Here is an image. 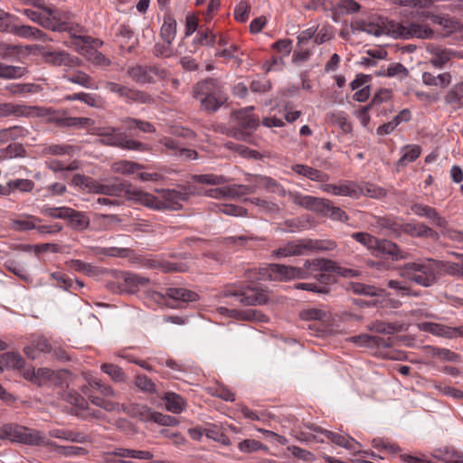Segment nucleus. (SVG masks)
<instances>
[{
    "mask_svg": "<svg viewBox=\"0 0 463 463\" xmlns=\"http://www.w3.org/2000/svg\"><path fill=\"white\" fill-rule=\"evenodd\" d=\"M95 134L100 137L99 142L104 146L119 147L124 150L148 152L151 146L135 139L128 138L120 128L105 126L95 128Z\"/></svg>",
    "mask_w": 463,
    "mask_h": 463,
    "instance_id": "2",
    "label": "nucleus"
},
{
    "mask_svg": "<svg viewBox=\"0 0 463 463\" xmlns=\"http://www.w3.org/2000/svg\"><path fill=\"white\" fill-rule=\"evenodd\" d=\"M23 104H14L11 102L0 103V118H6L9 116L21 117L24 114Z\"/></svg>",
    "mask_w": 463,
    "mask_h": 463,
    "instance_id": "51",
    "label": "nucleus"
},
{
    "mask_svg": "<svg viewBox=\"0 0 463 463\" xmlns=\"http://www.w3.org/2000/svg\"><path fill=\"white\" fill-rule=\"evenodd\" d=\"M60 395L63 401L73 406H76L80 410H87L89 407L86 399L73 389L67 388L66 390L62 391Z\"/></svg>",
    "mask_w": 463,
    "mask_h": 463,
    "instance_id": "33",
    "label": "nucleus"
},
{
    "mask_svg": "<svg viewBox=\"0 0 463 463\" xmlns=\"http://www.w3.org/2000/svg\"><path fill=\"white\" fill-rule=\"evenodd\" d=\"M303 240L298 241H289L283 247L272 251V256L276 258H286L291 256H299L304 253L306 249L302 247Z\"/></svg>",
    "mask_w": 463,
    "mask_h": 463,
    "instance_id": "28",
    "label": "nucleus"
},
{
    "mask_svg": "<svg viewBox=\"0 0 463 463\" xmlns=\"http://www.w3.org/2000/svg\"><path fill=\"white\" fill-rule=\"evenodd\" d=\"M27 130L21 126H14L8 128L0 129V143L5 144L11 140H16L25 137Z\"/></svg>",
    "mask_w": 463,
    "mask_h": 463,
    "instance_id": "37",
    "label": "nucleus"
},
{
    "mask_svg": "<svg viewBox=\"0 0 463 463\" xmlns=\"http://www.w3.org/2000/svg\"><path fill=\"white\" fill-rule=\"evenodd\" d=\"M326 206H325V209L321 211V213L336 221L347 222L349 220L347 214L341 208L331 205L330 201L326 200Z\"/></svg>",
    "mask_w": 463,
    "mask_h": 463,
    "instance_id": "57",
    "label": "nucleus"
},
{
    "mask_svg": "<svg viewBox=\"0 0 463 463\" xmlns=\"http://www.w3.org/2000/svg\"><path fill=\"white\" fill-rule=\"evenodd\" d=\"M217 34L211 30H200L195 36L194 42L204 46H213L216 43Z\"/></svg>",
    "mask_w": 463,
    "mask_h": 463,
    "instance_id": "62",
    "label": "nucleus"
},
{
    "mask_svg": "<svg viewBox=\"0 0 463 463\" xmlns=\"http://www.w3.org/2000/svg\"><path fill=\"white\" fill-rule=\"evenodd\" d=\"M159 300L165 298L178 303L195 302L199 299V295L190 289L184 288H167L165 293H156Z\"/></svg>",
    "mask_w": 463,
    "mask_h": 463,
    "instance_id": "16",
    "label": "nucleus"
},
{
    "mask_svg": "<svg viewBox=\"0 0 463 463\" xmlns=\"http://www.w3.org/2000/svg\"><path fill=\"white\" fill-rule=\"evenodd\" d=\"M195 99L225 95L223 86L217 79L208 78L198 81L193 90Z\"/></svg>",
    "mask_w": 463,
    "mask_h": 463,
    "instance_id": "13",
    "label": "nucleus"
},
{
    "mask_svg": "<svg viewBox=\"0 0 463 463\" xmlns=\"http://www.w3.org/2000/svg\"><path fill=\"white\" fill-rule=\"evenodd\" d=\"M12 33L23 38H37L42 31L30 25H13Z\"/></svg>",
    "mask_w": 463,
    "mask_h": 463,
    "instance_id": "54",
    "label": "nucleus"
},
{
    "mask_svg": "<svg viewBox=\"0 0 463 463\" xmlns=\"http://www.w3.org/2000/svg\"><path fill=\"white\" fill-rule=\"evenodd\" d=\"M81 54L85 55L96 66L108 67L111 63L109 58L95 49H86V52Z\"/></svg>",
    "mask_w": 463,
    "mask_h": 463,
    "instance_id": "49",
    "label": "nucleus"
},
{
    "mask_svg": "<svg viewBox=\"0 0 463 463\" xmlns=\"http://www.w3.org/2000/svg\"><path fill=\"white\" fill-rule=\"evenodd\" d=\"M334 7L342 14H354L361 9V5L354 0H335Z\"/></svg>",
    "mask_w": 463,
    "mask_h": 463,
    "instance_id": "50",
    "label": "nucleus"
},
{
    "mask_svg": "<svg viewBox=\"0 0 463 463\" xmlns=\"http://www.w3.org/2000/svg\"><path fill=\"white\" fill-rule=\"evenodd\" d=\"M68 81L85 87L87 89H95L98 87L94 86L92 78L81 71H77L71 75L64 76Z\"/></svg>",
    "mask_w": 463,
    "mask_h": 463,
    "instance_id": "38",
    "label": "nucleus"
},
{
    "mask_svg": "<svg viewBox=\"0 0 463 463\" xmlns=\"http://www.w3.org/2000/svg\"><path fill=\"white\" fill-rule=\"evenodd\" d=\"M46 62L54 66H69L73 67L80 64L78 58L71 57L64 51L45 52L43 54Z\"/></svg>",
    "mask_w": 463,
    "mask_h": 463,
    "instance_id": "21",
    "label": "nucleus"
},
{
    "mask_svg": "<svg viewBox=\"0 0 463 463\" xmlns=\"http://www.w3.org/2000/svg\"><path fill=\"white\" fill-rule=\"evenodd\" d=\"M67 221L68 226L73 230L82 231L88 228L90 224L89 218L81 212L76 211L72 208H68Z\"/></svg>",
    "mask_w": 463,
    "mask_h": 463,
    "instance_id": "29",
    "label": "nucleus"
},
{
    "mask_svg": "<svg viewBox=\"0 0 463 463\" xmlns=\"http://www.w3.org/2000/svg\"><path fill=\"white\" fill-rule=\"evenodd\" d=\"M292 202L297 205L316 212H321L325 209V206H326V199H320L311 195H302L300 194H293Z\"/></svg>",
    "mask_w": 463,
    "mask_h": 463,
    "instance_id": "23",
    "label": "nucleus"
},
{
    "mask_svg": "<svg viewBox=\"0 0 463 463\" xmlns=\"http://www.w3.org/2000/svg\"><path fill=\"white\" fill-rule=\"evenodd\" d=\"M0 439L33 446L46 443L45 437L41 431L13 424H5L0 428Z\"/></svg>",
    "mask_w": 463,
    "mask_h": 463,
    "instance_id": "4",
    "label": "nucleus"
},
{
    "mask_svg": "<svg viewBox=\"0 0 463 463\" xmlns=\"http://www.w3.org/2000/svg\"><path fill=\"white\" fill-rule=\"evenodd\" d=\"M28 72L25 67L7 65L0 62V79L14 80L24 76Z\"/></svg>",
    "mask_w": 463,
    "mask_h": 463,
    "instance_id": "35",
    "label": "nucleus"
},
{
    "mask_svg": "<svg viewBox=\"0 0 463 463\" xmlns=\"http://www.w3.org/2000/svg\"><path fill=\"white\" fill-rule=\"evenodd\" d=\"M46 443L42 444L43 446H51L54 448V451H56L58 454L63 455V456H74V455H82L86 453V449L81 447L77 446H59L56 445L54 442H50L45 438Z\"/></svg>",
    "mask_w": 463,
    "mask_h": 463,
    "instance_id": "45",
    "label": "nucleus"
},
{
    "mask_svg": "<svg viewBox=\"0 0 463 463\" xmlns=\"http://www.w3.org/2000/svg\"><path fill=\"white\" fill-rule=\"evenodd\" d=\"M34 186V183L30 179L18 178L9 181L11 194L15 190L22 193H30L33 190Z\"/></svg>",
    "mask_w": 463,
    "mask_h": 463,
    "instance_id": "52",
    "label": "nucleus"
},
{
    "mask_svg": "<svg viewBox=\"0 0 463 463\" xmlns=\"http://www.w3.org/2000/svg\"><path fill=\"white\" fill-rule=\"evenodd\" d=\"M187 200L185 194L176 190H163L162 200L164 211H178L182 209V202Z\"/></svg>",
    "mask_w": 463,
    "mask_h": 463,
    "instance_id": "20",
    "label": "nucleus"
},
{
    "mask_svg": "<svg viewBox=\"0 0 463 463\" xmlns=\"http://www.w3.org/2000/svg\"><path fill=\"white\" fill-rule=\"evenodd\" d=\"M374 251L387 256L392 261L407 260L410 257L408 251L401 249L395 242L386 239H377L373 249Z\"/></svg>",
    "mask_w": 463,
    "mask_h": 463,
    "instance_id": "11",
    "label": "nucleus"
},
{
    "mask_svg": "<svg viewBox=\"0 0 463 463\" xmlns=\"http://www.w3.org/2000/svg\"><path fill=\"white\" fill-rule=\"evenodd\" d=\"M73 147L69 145H50L43 149V155L62 156L70 155Z\"/></svg>",
    "mask_w": 463,
    "mask_h": 463,
    "instance_id": "63",
    "label": "nucleus"
},
{
    "mask_svg": "<svg viewBox=\"0 0 463 463\" xmlns=\"http://www.w3.org/2000/svg\"><path fill=\"white\" fill-rule=\"evenodd\" d=\"M129 195H132L135 201L138 202L139 203L147 208L156 211H164V206L163 203H161V200L149 193L138 190H131Z\"/></svg>",
    "mask_w": 463,
    "mask_h": 463,
    "instance_id": "26",
    "label": "nucleus"
},
{
    "mask_svg": "<svg viewBox=\"0 0 463 463\" xmlns=\"http://www.w3.org/2000/svg\"><path fill=\"white\" fill-rule=\"evenodd\" d=\"M167 411L178 414L183 411L185 406L184 400L175 392H166L163 397Z\"/></svg>",
    "mask_w": 463,
    "mask_h": 463,
    "instance_id": "34",
    "label": "nucleus"
},
{
    "mask_svg": "<svg viewBox=\"0 0 463 463\" xmlns=\"http://www.w3.org/2000/svg\"><path fill=\"white\" fill-rule=\"evenodd\" d=\"M1 361L6 369H21L24 360L19 353L7 352L1 354Z\"/></svg>",
    "mask_w": 463,
    "mask_h": 463,
    "instance_id": "39",
    "label": "nucleus"
},
{
    "mask_svg": "<svg viewBox=\"0 0 463 463\" xmlns=\"http://www.w3.org/2000/svg\"><path fill=\"white\" fill-rule=\"evenodd\" d=\"M349 288L355 294L379 297L382 296L383 289L371 285H365L363 283L352 282L349 284Z\"/></svg>",
    "mask_w": 463,
    "mask_h": 463,
    "instance_id": "44",
    "label": "nucleus"
},
{
    "mask_svg": "<svg viewBox=\"0 0 463 463\" xmlns=\"http://www.w3.org/2000/svg\"><path fill=\"white\" fill-rule=\"evenodd\" d=\"M43 27L50 29L52 31L65 32L68 31L71 34L72 33V28L69 27L66 23L55 24L50 15H43L40 24Z\"/></svg>",
    "mask_w": 463,
    "mask_h": 463,
    "instance_id": "53",
    "label": "nucleus"
},
{
    "mask_svg": "<svg viewBox=\"0 0 463 463\" xmlns=\"http://www.w3.org/2000/svg\"><path fill=\"white\" fill-rule=\"evenodd\" d=\"M257 238L253 235L231 236L223 239V243L228 247L242 248L245 247L250 241Z\"/></svg>",
    "mask_w": 463,
    "mask_h": 463,
    "instance_id": "56",
    "label": "nucleus"
},
{
    "mask_svg": "<svg viewBox=\"0 0 463 463\" xmlns=\"http://www.w3.org/2000/svg\"><path fill=\"white\" fill-rule=\"evenodd\" d=\"M463 99V81L456 84L451 90H449L445 96V100L448 104L454 105L455 108L461 106V99Z\"/></svg>",
    "mask_w": 463,
    "mask_h": 463,
    "instance_id": "47",
    "label": "nucleus"
},
{
    "mask_svg": "<svg viewBox=\"0 0 463 463\" xmlns=\"http://www.w3.org/2000/svg\"><path fill=\"white\" fill-rule=\"evenodd\" d=\"M91 193L105 194L109 196H121L123 194H130L131 184L128 182L120 181L117 177L105 179L103 181L95 180L94 185H92Z\"/></svg>",
    "mask_w": 463,
    "mask_h": 463,
    "instance_id": "9",
    "label": "nucleus"
},
{
    "mask_svg": "<svg viewBox=\"0 0 463 463\" xmlns=\"http://www.w3.org/2000/svg\"><path fill=\"white\" fill-rule=\"evenodd\" d=\"M299 317L302 320H323L326 317V313L319 308H307L299 313Z\"/></svg>",
    "mask_w": 463,
    "mask_h": 463,
    "instance_id": "64",
    "label": "nucleus"
},
{
    "mask_svg": "<svg viewBox=\"0 0 463 463\" xmlns=\"http://www.w3.org/2000/svg\"><path fill=\"white\" fill-rule=\"evenodd\" d=\"M224 297H234L243 306H260L269 300L264 289L255 287H247L242 290L227 289L222 292Z\"/></svg>",
    "mask_w": 463,
    "mask_h": 463,
    "instance_id": "6",
    "label": "nucleus"
},
{
    "mask_svg": "<svg viewBox=\"0 0 463 463\" xmlns=\"http://www.w3.org/2000/svg\"><path fill=\"white\" fill-rule=\"evenodd\" d=\"M392 24H395V22L372 14L354 18L350 26L352 31L365 32L368 34L380 37L383 35L392 36Z\"/></svg>",
    "mask_w": 463,
    "mask_h": 463,
    "instance_id": "5",
    "label": "nucleus"
},
{
    "mask_svg": "<svg viewBox=\"0 0 463 463\" xmlns=\"http://www.w3.org/2000/svg\"><path fill=\"white\" fill-rule=\"evenodd\" d=\"M351 237L367 249L373 251L377 238L367 232H354Z\"/></svg>",
    "mask_w": 463,
    "mask_h": 463,
    "instance_id": "60",
    "label": "nucleus"
},
{
    "mask_svg": "<svg viewBox=\"0 0 463 463\" xmlns=\"http://www.w3.org/2000/svg\"><path fill=\"white\" fill-rule=\"evenodd\" d=\"M100 369L103 373L109 375L110 379L115 383H125L127 375L121 367L113 364H102Z\"/></svg>",
    "mask_w": 463,
    "mask_h": 463,
    "instance_id": "41",
    "label": "nucleus"
},
{
    "mask_svg": "<svg viewBox=\"0 0 463 463\" xmlns=\"http://www.w3.org/2000/svg\"><path fill=\"white\" fill-rule=\"evenodd\" d=\"M135 385L141 391L148 393H156V384L146 374H137L135 377Z\"/></svg>",
    "mask_w": 463,
    "mask_h": 463,
    "instance_id": "58",
    "label": "nucleus"
},
{
    "mask_svg": "<svg viewBox=\"0 0 463 463\" xmlns=\"http://www.w3.org/2000/svg\"><path fill=\"white\" fill-rule=\"evenodd\" d=\"M251 193V189L243 184L224 186V197L236 198Z\"/></svg>",
    "mask_w": 463,
    "mask_h": 463,
    "instance_id": "59",
    "label": "nucleus"
},
{
    "mask_svg": "<svg viewBox=\"0 0 463 463\" xmlns=\"http://www.w3.org/2000/svg\"><path fill=\"white\" fill-rule=\"evenodd\" d=\"M291 169L298 175L305 176L311 181L326 183L329 180V175L327 174L306 165H293Z\"/></svg>",
    "mask_w": 463,
    "mask_h": 463,
    "instance_id": "24",
    "label": "nucleus"
},
{
    "mask_svg": "<svg viewBox=\"0 0 463 463\" xmlns=\"http://www.w3.org/2000/svg\"><path fill=\"white\" fill-rule=\"evenodd\" d=\"M392 36L400 37L402 39L419 38V39H430L434 35V32L427 25L419 24L415 23L400 24L395 23L392 24Z\"/></svg>",
    "mask_w": 463,
    "mask_h": 463,
    "instance_id": "8",
    "label": "nucleus"
},
{
    "mask_svg": "<svg viewBox=\"0 0 463 463\" xmlns=\"http://www.w3.org/2000/svg\"><path fill=\"white\" fill-rule=\"evenodd\" d=\"M293 266H286L283 264H270L269 270L275 275V279L279 280L294 279Z\"/></svg>",
    "mask_w": 463,
    "mask_h": 463,
    "instance_id": "43",
    "label": "nucleus"
},
{
    "mask_svg": "<svg viewBox=\"0 0 463 463\" xmlns=\"http://www.w3.org/2000/svg\"><path fill=\"white\" fill-rule=\"evenodd\" d=\"M176 34V22L171 17L165 19L161 27L160 35L168 45L172 43Z\"/></svg>",
    "mask_w": 463,
    "mask_h": 463,
    "instance_id": "40",
    "label": "nucleus"
},
{
    "mask_svg": "<svg viewBox=\"0 0 463 463\" xmlns=\"http://www.w3.org/2000/svg\"><path fill=\"white\" fill-rule=\"evenodd\" d=\"M70 375V372L68 370H52L49 368H39V376L40 382L39 386L45 385L47 383L61 386L63 385L68 377Z\"/></svg>",
    "mask_w": 463,
    "mask_h": 463,
    "instance_id": "18",
    "label": "nucleus"
},
{
    "mask_svg": "<svg viewBox=\"0 0 463 463\" xmlns=\"http://www.w3.org/2000/svg\"><path fill=\"white\" fill-rule=\"evenodd\" d=\"M411 212L420 217H425L431 221L432 224L439 227L446 228L448 226V221L445 217L439 215L437 210L426 204L413 203L411 206Z\"/></svg>",
    "mask_w": 463,
    "mask_h": 463,
    "instance_id": "17",
    "label": "nucleus"
},
{
    "mask_svg": "<svg viewBox=\"0 0 463 463\" xmlns=\"http://www.w3.org/2000/svg\"><path fill=\"white\" fill-rule=\"evenodd\" d=\"M373 329L379 334L392 335L402 331V325L399 323L376 322Z\"/></svg>",
    "mask_w": 463,
    "mask_h": 463,
    "instance_id": "55",
    "label": "nucleus"
},
{
    "mask_svg": "<svg viewBox=\"0 0 463 463\" xmlns=\"http://www.w3.org/2000/svg\"><path fill=\"white\" fill-rule=\"evenodd\" d=\"M254 107L250 106L233 111L232 118L236 126L250 132L255 130L259 127V118L251 113Z\"/></svg>",
    "mask_w": 463,
    "mask_h": 463,
    "instance_id": "15",
    "label": "nucleus"
},
{
    "mask_svg": "<svg viewBox=\"0 0 463 463\" xmlns=\"http://www.w3.org/2000/svg\"><path fill=\"white\" fill-rule=\"evenodd\" d=\"M398 274L407 282H411L423 288H430L438 282L439 272L456 276H463V267L459 263L438 260L427 258L420 261L407 262L397 268Z\"/></svg>",
    "mask_w": 463,
    "mask_h": 463,
    "instance_id": "1",
    "label": "nucleus"
},
{
    "mask_svg": "<svg viewBox=\"0 0 463 463\" xmlns=\"http://www.w3.org/2000/svg\"><path fill=\"white\" fill-rule=\"evenodd\" d=\"M325 192L333 194L335 195L356 197L358 195V189L352 182H342L338 184H326L323 185Z\"/></svg>",
    "mask_w": 463,
    "mask_h": 463,
    "instance_id": "25",
    "label": "nucleus"
},
{
    "mask_svg": "<svg viewBox=\"0 0 463 463\" xmlns=\"http://www.w3.org/2000/svg\"><path fill=\"white\" fill-rule=\"evenodd\" d=\"M200 100L201 109L207 113L216 112L226 101V95L203 97L198 99Z\"/></svg>",
    "mask_w": 463,
    "mask_h": 463,
    "instance_id": "32",
    "label": "nucleus"
},
{
    "mask_svg": "<svg viewBox=\"0 0 463 463\" xmlns=\"http://www.w3.org/2000/svg\"><path fill=\"white\" fill-rule=\"evenodd\" d=\"M126 101L128 103L152 104L155 99L146 91L129 88Z\"/></svg>",
    "mask_w": 463,
    "mask_h": 463,
    "instance_id": "42",
    "label": "nucleus"
},
{
    "mask_svg": "<svg viewBox=\"0 0 463 463\" xmlns=\"http://www.w3.org/2000/svg\"><path fill=\"white\" fill-rule=\"evenodd\" d=\"M402 230L412 237L431 238L435 241L439 240V235L437 232L424 223H405L402 226Z\"/></svg>",
    "mask_w": 463,
    "mask_h": 463,
    "instance_id": "22",
    "label": "nucleus"
},
{
    "mask_svg": "<svg viewBox=\"0 0 463 463\" xmlns=\"http://www.w3.org/2000/svg\"><path fill=\"white\" fill-rule=\"evenodd\" d=\"M191 179L194 182L203 184H223L227 182L226 178L222 175H216L213 174H206V175H193Z\"/></svg>",
    "mask_w": 463,
    "mask_h": 463,
    "instance_id": "48",
    "label": "nucleus"
},
{
    "mask_svg": "<svg viewBox=\"0 0 463 463\" xmlns=\"http://www.w3.org/2000/svg\"><path fill=\"white\" fill-rule=\"evenodd\" d=\"M49 434L52 438L64 439L71 442L85 443L89 440V437L87 435L68 430H52L49 432Z\"/></svg>",
    "mask_w": 463,
    "mask_h": 463,
    "instance_id": "31",
    "label": "nucleus"
},
{
    "mask_svg": "<svg viewBox=\"0 0 463 463\" xmlns=\"http://www.w3.org/2000/svg\"><path fill=\"white\" fill-rule=\"evenodd\" d=\"M143 265L148 269H160L165 273L185 272L188 269V266L185 263L170 262L160 258L146 259Z\"/></svg>",
    "mask_w": 463,
    "mask_h": 463,
    "instance_id": "19",
    "label": "nucleus"
},
{
    "mask_svg": "<svg viewBox=\"0 0 463 463\" xmlns=\"http://www.w3.org/2000/svg\"><path fill=\"white\" fill-rule=\"evenodd\" d=\"M71 44L80 53H84L86 49H95L100 47L103 42L99 39H94L90 36L76 35L71 33Z\"/></svg>",
    "mask_w": 463,
    "mask_h": 463,
    "instance_id": "27",
    "label": "nucleus"
},
{
    "mask_svg": "<svg viewBox=\"0 0 463 463\" xmlns=\"http://www.w3.org/2000/svg\"><path fill=\"white\" fill-rule=\"evenodd\" d=\"M418 327L422 332L447 339H455L460 336L459 326H449L434 322H422L418 325Z\"/></svg>",
    "mask_w": 463,
    "mask_h": 463,
    "instance_id": "12",
    "label": "nucleus"
},
{
    "mask_svg": "<svg viewBox=\"0 0 463 463\" xmlns=\"http://www.w3.org/2000/svg\"><path fill=\"white\" fill-rule=\"evenodd\" d=\"M127 74L137 84H150L165 77V71L156 66L136 64L129 66Z\"/></svg>",
    "mask_w": 463,
    "mask_h": 463,
    "instance_id": "7",
    "label": "nucleus"
},
{
    "mask_svg": "<svg viewBox=\"0 0 463 463\" xmlns=\"http://www.w3.org/2000/svg\"><path fill=\"white\" fill-rule=\"evenodd\" d=\"M126 411L132 417L138 418L143 421L153 420L155 412L146 405L137 403L130 404Z\"/></svg>",
    "mask_w": 463,
    "mask_h": 463,
    "instance_id": "36",
    "label": "nucleus"
},
{
    "mask_svg": "<svg viewBox=\"0 0 463 463\" xmlns=\"http://www.w3.org/2000/svg\"><path fill=\"white\" fill-rule=\"evenodd\" d=\"M23 113L21 117H40L45 118L49 123H55L59 127H77L87 124L90 120L88 118L65 117L61 111L52 108L39 106H26L23 104Z\"/></svg>",
    "mask_w": 463,
    "mask_h": 463,
    "instance_id": "3",
    "label": "nucleus"
},
{
    "mask_svg": "<svg viewBox=\"0 0 463 463\" xmlns=\"http://www.w3.org/2000/svg\"><path fill=\"white\" fill-rule=\"evenodd\" d=\"M144 166L140 164H137L136 162L128 161V160H121L118 162H116L112 165V170L115 173L128 175L132 174L135 171L138 169H143Z\"/></svg>",
    "mask_w": 463,
    "mask_h": 463,
    "instance_id": "46",
    "label": "nucleus"
},
{
    "mask_svg": "<svg viewBox=\"0 0 463 463\" xmlns=\"http://www.w3.org/2000/svg\"><path fill=\"white\" fill-rule=\"evenodd\" d=\"M160 143L165 147V153L179 160H194L197 152L194 149L183 147L179 142L171 137H164Z\"/></svg>",
    "mask_w": 463,
    "mask_h": 463,
    "instance_id": "14",
    "label": "nucleus"
},
{
    "mask_svg": "<svg viewBox=\"0 0 463 463\" xmlns=\"http://www.w3.org/2000/svg\"><path fill=\"white\" fill-rule=\"evenodd\" d=\"M302 247L309 251H330L336 248V243L331 240L303 239Z\"/></svg>",
    "mask_w": 463,
    "mask_h": 463,
    "instance_id": "30",
    "label": "nucleus"
},
{
    "mask_svg": "<svg viewBox=\"0 0 463 463\" xmlns=\"http://www.w3.org/2000/svg\"><path fill=\"white\" fill-rule=\"evenodd\" d=\"M406 152L399 159L398 166H404L410 162L416 160L420 155V148L419 146H411L406 147Z\"/></svg>",
    "mask_w": 463,
    "mask_h": 463,
    "instance_id": "61",
    "label": "nucleus"
},
{
    "mask_svg": "<svg viewBox=\"0 0 463 463\" xmlns=\"http://www.w3.org/2000/svg\"><path fill=\"white\" fill-rule=\"evenodd\" d=\"M310 430L325 435L334 444L350 450L354 455L362 453L361 444L347 434L333 432L313 424L307 426Z\"/></svg>",
    "mask_w": 463,
    "mask_h": 463,
    "instance_id": "10",
    "label": "nucleus"
}]
</instances>
